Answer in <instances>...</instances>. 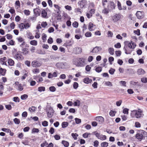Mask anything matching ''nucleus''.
<instances>
[{
  "mask_svg": "<svg viewBox=\"0 0 147 147\" xmlns=\"http://www.w3.org/2000/svg\"><path fill=\"white\" fill-rule=\"evenodd\" d=\"M143 110L140 109L138 110H135L131 111L130 114V116L131 118H136L138 119L142 117L144 115Z\"/></svg>",
  "mask_w": 147,
  "mask_h": 147,
  "instance_id": "f257e3e1",
  "label": "nucleus"
},
{
  "mask_svg": "<svg viewBox=\"0 0 147 147\" xmlns=\"http://www.w3.org/2000/svg\"><path fill=\"white\" fill-rule=\"evenodd\" d=\"M86 60V59L85 58H76L73 59L72 62L76 66L82 67L85 65Z\"/></svg>",
  "mask_w": 147,
  "mask_h": 147,
  "instance_id": "f03ea898",
  "label": "nucleus"
},
{
  "mask_svg": "<svg viewBox=\"0 0 147 147\" xmlns=\"http://www.w3.org/2000/svg\"><path fill=\"white\" fill-rule=\"evenodd\" d=\"M145 134V131L142 130H138L137 131L136 135V138L140 141L143 139L144 135Z\"/></svg>",
  "mask_w": 147,
  "mask_h": 147,
  "instance_id": "7ed1b4c3",
  "label": "nucleus"
},
{
  "mask_svg": "<svg viewBox=\"0 0 147 147\" xmlns=\"http://www.w3.org/2000/svg\"><path fill=\"white\" fill-rule=\"evenodd\" d=\"M13 57L18 61H22L24 59V57L21 54L20 51H18L13 54Z\"/></svg>",
  "mask_w": 147,
  "mask_h": 147,
  "instance_id": "20e7f679",
  "label": "nucleus"
},
{
  "mask_svg": "<svg viewBox=\"0 0 147 147\" xmlns=\"http://www.w3.org/2000/svg\"><path fill=\"white\" fill-rule=\"evenodd\" d=\"M56 67L59 69H65L68 67L67 63L66 62H58L56 64Z\"/></svg>",
  "mask_w": 147,
  "mask_h": 147,
  "instance_id": "39448f33",
  "label": "nucleus"
},
{
  "mask_svg": "<svg viewBox=\"0 0 147 147\" xmlns=\"http://www.w3.org/2000/svg\"><path fill=\"white\" fill-rule=\"evenodd\" d=\"M30 24L28 23H21L18 25V27L20 31H22L24 29H27L30 27Z\"/></svg>",
  "mask_w": 147,
  "mask_h": 147,
  "instance_id": "423d86ee",
  "label": "nucleus"
},
{
  "mask_svg": "<svg viewBox=\"0 0 147 147\" xmlns=\"http://www.w3.org/2000/svg\"><path fill=\"white\" fill-rule=\"evenodd\" d=\"M124 43L125 45H127L130 49H134L136 46V44L132 41H131L130 42L128 41H125Z\"/></svg>",
  "mask_w": 147,
  "mask_h": 147,
  "instance_id": "0eeeda50",
  "label": "nucleus"
},
{
  "mask_svg": "<svg viewBox=\"0 0 147 147\" xmlns=\"http://www.w3.org/2000/svg\"><path fill=\"white\" fill-rule=\"evenodd\" d=\"M121 17L120 14H115L112 16V20L113 22H116L120 20Z\"/></svg>",
  "mask_w": 147,
  "mask_h": 147,
  "instance_id": "6e6552de",
  "label": "nucleus"
},
{
  "mask_svg": "<svg viewBox=\"0 0 147 147\" xmlns=\"http://www.w3.org/2000/svg\"><path fill=\"white\" fill-rule=\"evenodd\" d=\"M87 4V2L85 0H81L78 2V4L81 8H85Z\"/></svg>",
  "mask_w": 147,
  "mask_h": 147,
  "instance_id": "1a4fd4ad",
  "label": "nucleus"
},
{
  "mask_svg": "<svg viewBox=\"0 0 147 147\" xmlns=\"http://www.w3.org/2000/svg\"><path fill=\"white\" fill-rule=\"evenodd\" d=\"M47 116L49 118H51L53 114L54 110L52 107H49V109L48 108L47 110Z\"/></svg>",
  "mask_w": 147,
  "mask_h": 147,
  "instance_id": "9d476101",
  "label": "nucleus"
},
{
  "mask_svg": "<svg viewBox=\"0 0 147 147\" xmlns=\"http://www.w3.org/2000/svg\"><path fill=\"white\" fill-rule=\"evenodd\" d=\"M15 88L18 90L21 91L23 90V86L21 84H19L18 82H16L15 83Z\"/></svg>",
  "mask_w": 147,
  "mask_h": 147,
  "instance_id": "9b49d317",
  "label": "nucleus"
},
{
  "mask_svg": "<svg viewBox=\"0 0 147 147\" xmlns=\"http://www.w3.org/2000/svg\"><path fill=\"white\" fill-rule=\"evenodd\" d=\"M97 138L102 140H104L106 139L107 137L105 135H103L98 133H96L95 134Z\"/></svg>",
  "mask_w": 147,
  "mask_h": 147,
  "instance_id": "f8f14e48",
  "label": "nucleus"
},
{
  "mask_svg": "<svg viewBox=\"0 0 147 147\" xmlns=\"http://www.w3.org/2000/svg\"><path fill=\"white\" fill-rule=\"evenodd\" d=\"M123 50L124 51L125 53L126 54H131L132 51L127 45H125L123 48Z\"/></svg>",
  "mask_w": 147,
  "mask_h": 147,
  "instance_id": "ddd939ff",
  "label": "nucleus"
},
{
  "mask_svg": "<svg viewBox=\"0 0 147 147\" xmlns=\"http://www.w3.org/2000/svg\"><path fill=\"white\" fill-rule=\"evenodd\" d=\"M41 63L37 61H32L31 65L33 67H39L41 65Z\"/></svg>",
  "mask_w": 147,
  "mask_h": 147,
  "instance_id": "4468645a",
  "label": "nucleus"
},
{
  "mask_svg": "<svg viewBox=\"0 0 147 147\" xmlns=\"http://www.w3.org/2000/svg\"><path fill=\"white\" fill-rule=\"evenodd\" d=\"M136 14L137 18L138 19H141L144 16V14L143 12L138 11L137 12Z\"/></svg>",
  "mask_w": 147,
  "mask_h": 147,
  "instance_id": "2eb2a0df",
  "label": "nucleus"
},
{
  "mask_svg": "<svg viewBox=\"0 0 147 147\" xmlns=\"http://www.w3.org/2000/svg\"><path fill=\"white\" fill-rule=\"evenodd\" d=\"M115 5L114 3L111 1L109 2L107 6V8L110 10H112L115 9Z\"/></svg>",
  "mask_w": 147,
  "mask_h": 147,
  "instance_id": "dca6fc26",
  "label": "nucleus"
},
{
  "mask_svg": "<svg viewBox=\"0 0 147 147\" xmlns=\"http://www.w3.org/2000/svg\"><path fill=\"white\" fill-rule=\"evenodd\" d=\"M102 48L100 47H96L94 48L92 50V52L93 53H97L102 50Z\"/></svg>",
  "mask_w": 147,
  "mask_h": 147,
  "instance_id": "f3484780",
  "label": "nucleus"
},
{
  "mask_svg": "<svg viewBox=\"0 0 147 147\" xmlns=\"http://www.w3.org/2000/svg\"><path fill=\"white\" fill-rule=\"evenodd\" d=\"M7 61V58L5 57H4L0 59V62L3 65H7L6 63Z\"/></svg>",
  "mask_w": 147,
  "mask_h": 147,
  "instance_id": "a211bd4d",
  "label": "nucleus"
},
{
  "mask_svg": "<svg viewBox=\"0 0 147 147\" xmlns=\"http://www.w3.org/2000/svg\"><path fill=\"white\" fill-rule=\"evenodd\" d=\"M95 120L98 121L100 123H102L104 122V118L101 116L96 117L95 118Z\"/></svg>",
  "mask_w": 147,
  "mask_h": 147,
  "instance_id": "6ab92c4d",
  "label": "nucleus"
},
{
  "mask_svg": "<svg viewBox=\"0 0 147 147\" xmlns=\"http://www.w3.org/2000/svg\"><path fill=\"white\" fill-rule=\"evenodd\" d=\"M95 26V25H94L92 22H90L88 26V29L90 31L94 30L95 29L94 28V26Z\"/></svg>",
  "mask_w": 147,
  "mask_h": 147,
  "instance_id": "aec40b11",
  "label": "nucleus"
},
{
  "mask_svg": "<svg viewBox=\"0 0 147 147\" xmlns=\"http://www.w3.org/2000/svg\"><path fill=\"white\" fill-rule=\"evenodd\" d=\"M17 39L18 40V42H22V43L20 45L21 47H22V46L25 44V42H24V39L20 37L17 38Z\"/></svg>",
  "mask_w": 147,
  "mask_h": 147,
  "instance_id": "412c9836",
  "label": "nucleus"
},
{
  "mask_svg": "<svg viewBox=\"0 0 147 147\" xmlns=\"http://www.w3.org/2000/svg\"><path fill=\"white\" fill-rule=\"evenodd\" d=\"M137 73L139 75H142L145 74V72L144 70L140 68L138 70Z\"/></svg>",
  "mask_w": 147,
  "mask_h": 147,
  "instance_id": "4be33fe9",
  "label": "nucleus"
},
{
  "mask_svg": "<svg viewBox=\"0 0 147 147\" xmlns=\"http://www.w3.org/2000/svg\"><path fill=\"white\" fill-rule=\"evenodd\" d=\"M33 11L34 13L36 16L40 15V9L37 8L35 9H34Z\"/></svg>",
  "mask_w": 147,
  "mask_h": 147,
  "instance_id": "5701e85b",
  "label": "nucleus"
},
{
  "mask_svg": "<svg viewBox=\"0 0 147 147\" xmlns=\"http://www.w3.org/2000/svg\"><path fill=\"white\" fill-rule=\"evenodd\" d=\"M8 63L9 65L13 66L14 65V61L12 59L9 58L8 60Z\"/></svg>",
  "mask_w": 147,
  "mask_h": 147,
  "instance_id": "b1692460",
  "label": "nucleus"
},
{
  "mask_svg": "<svg viewBox=\"0 0 147 147\" xmlns=\"http://www.w3.org/2000/svg\"><path fill=\"white\" fill-rule=\"evenodd\" d=\"M42 16L44 18H46L47 16V11L44 9H43L41 13Z\"/></svg>",
  "mask_w": 147,
  "mask_h": 147,
  "instance_id": "393cba45",
  "label": "nucleus"
},
{
  "mask_svg": "<svg viewBox=\"0 0 147 147\" xmlns=\"http://www.w3.org/2000/svg\"><path fill=\"white\" fill-rule=\"evenodd\" d=\"M92 82V80L88 78H86L84 79V82L86 84H88Z\"/></svg>",
  "mask_w": 147,
  "mask_h": 147,
  "instance_id": "a878e982",
  "label": "nucleus"
},
{
  "mask_svg": "<svg viewBox=\"0 0 147 147\" xmlns=\"http://www.w3.org/2000/svg\"><path fill=\"white\" fill-rule=\"evenodd\" d=\"M22 53L24 55H26L28 54L29 53L28 49L26 48L23 49H22Z\"/></svg>",
  "mask_w": 147,
  "mask_h": 147,
  "instance_id": "bb28decb",
  "label": "nucleus"
},
{
  "mask_svg": "<svg viewBox=\"0 0 147 147\" xmlns=\"http://www.w3.org/2000/svg\"><path fill=\"white\" fill-rule=\"evenodd\" d=\"M15 5L16 9H18L20 7V1L18 0L16 1L15 3Z\"/></svg>",
  "mask_w": 147,
  "mask_h": 147,
  "instance_id": "cd10ccee",
  "label": "nucleus"
},
{
  "mask_svg": "<svg viewBox=\"0 0 147 147\" xmlns=\"http://www.w3.org/2000/svg\"><path fill=\"white\" fill-rule=\"evenodd\" d=\"M109 10L108 8H107L105 7H104V9L102 10V13L107 15L109 13Z\"/></svg>",
  "mask_w": 147,
  "mask_h": 147,
  "instance_id": "c85d7f7f",
  "label": "nucleus"
},
{
  "mask_svg": "<svg viewBox=\"0 0 147 147\" xmlns=\"http://www.w3.org/2000/svg\"><path fill=\"white\" fill-rule=\"evenodd\" d=\"M61 143L65 147H68L69 146V143L67 141L63 140L62 141Z\"/></svg>",
  "mask_w": 147,
  "mask_h": 147,
  "instance_id": "c756f323",
  "label": "nucleus"
},
{
  "mask_svg": "<svg viewBox=\"0 0 147 147\" xmlns=\"http://www.w3.org/2000/svg\"><path fill=\"white\" fill-rule=\"evenodd\" d=\"M36 109V107L34 106H32L29 108L28 110L30 112L32 113L34 112Z\"/></svg>",
  "mask_w": 147,
  "mask_h": 147,
  "instance_id": "7c9ffc66",
  "label": "nucleus"
},
{
  "mask_svg": "<svg viewBox=\"0 0 147 147\" xmlns=\"http://www.w3.org/2000/svg\"><path fill=\"white\" fill-rule=\"evenodd\" d=\"M68 125V123L67 122H63L61 124L62 127L63 128H65L67 127Z\"/></svg>",
  "mask_w": 147,
  "mask_h": 147,
  "instance_id": "2f4dec72",
  "label": "nucleus"
},
{
  "mask_svg": "<svg viewBox=\"0 0 147 147\" xmlns=\"http://www.w3.org/2000/svg\"><path fill=\"white\" fill-rule=\"evenodd\" d=\"M6 70L5 69H3L2 68H0V74L3 76H4L5 74Z\"/></svg>",
  "mask_w": 147,
  "mask_h": 147,
  "instance_id": "473e14b6",
  "label": "nucleus"
},
{
  "mask_svg": "<svg viewBox=\"0 0 147 147\" xmlns=\"http://www.w3.org/2000/svg\"><path fill=\"white\" fill-rule=\"evenodd\" d=\"M80 103V101L79 100H76L75 102H74V106H79Z\"/></svg>",
  "mask_w": 147,
  "mask_h": 147,
  "instance_id": "72a5a7b5",
  "label": "nucleus"
},
{
  "mask_svg": "<svg viewBox=\"0 0 147 147\" xmlns=\"http://www.w3.org/2000/svg\"><path fill=\"white\" fill-rule=\"evenodd\" d=\"M109 54L111 55H113L114 54V49L113 48L110 47L108 49Z\"/></svg>",
  "mask_w": 147,
  "mask_h": 147,
  "instance_id": "f704fd0d",
  "label": "nucleus"
},
{
  "mask_svg": "<svg viewBox=\"0 0 147 147\" xmlns=\"http://www.w3.org/2000/svg\"><path fill=\"white\" fill-rule=\"evenodd\" d=\"M109 145V143L107 142H104L101 143V147H107Z\"/></svg>",
  "mask_w": 147,
  "mask_h": 147,
  "instance_id": "c9c22d12",
  "label": "nucleus"
},
{
  "mask_svg": "<svg viewBox=\"0 0 147 147\" xmlns=\"http://www.w3.org/2000/svg\"><path fill=\"white\" fill-rule=\"evenodd\" d=\"M117 5L118 9L121 10L122 9L121 3L119 1H117Z\"/></svg>",
  "mask_w": 147,
  "mask_h": 147,
  "instance_id": "e433bc0d",
  "label": "nucleus"
},
{
  "mask_svg": "<svg viewBox=\"0 0 147 147\" xmlns=\"http://www.w3.org/2000/svg\"><path fill=\"white\" fill-rule=\"evenodd\" d=\"M32 72L34 74H37L40 72V70L38 68H34L32 70Z\"/></svg>",
  "mask_w": 147,
  "mask_h": 147,
  "instance_id": "4c0bfd02",
  "label": "nucleus"
},
{
  "mask_svg": "<svg viewBox=\"0 0 147 147\" xmlns=\"http://www.w3.org/2000/svg\"><path fill=\"white\" fill-rule=\"evenodd\" d=\"M39 130L38 129L36 128H33L32 130L31 133L32 134H34L35 133H38L39 132Z\"/></svg>",
  "mask_w": 147,
  "mask_h": 147,
  "instance_id": "58836bf2",
  "label": "nucleus"
},
{
  "mask_svg": "<svg viewBox=\"0 0 147 147\" xmlns=\"http://www.w3.org/2000/svg\"><path fill=\"white\" fill-rule=\"evenodd\" d=\"M47 35L45 33H43L42 34V39L43 41L45 42L47 40Z\"/></svg>",
  "mask_w": 147,
  "mask_h": 147,
  "instance_id": "ea45409f",
  "label": "nucleus"
},
{
  "mask_svg": "<svg viewBox=\"0 0 147 147\" xmlns=\"http://www.w3.org/2000/svg\"><path fill=\"white\" fill-rule=\"evenodd\" d=\"M72 45V44L71 41L68 40L65 43L64 45L66 47L71 46Z\"/></svg>",
  "mask_w": 147,
  "mask_h": 147,
  "instance_id": "a19ab883",
  "label": "nucleus"
},
{
  "mask_svg": "<svg viewBox=\"0 0 147 147\" xmlns=\"http://www.w3.org/2000/svg\"><path fill=\"white\" fill-rule=\"evenodd\" d=\"M30 44L32 45L36 46L37 45V42L36 40H32L30 41Z\"/></svg>",
  "mask_w": 147,
  "mask_h": 147,
  "instance_id": "79ce46f5",
  "label": "nucleus"
},
{
  "mask_svg": "<svg viewBox=\"0 0 147 147\" xmlns=\"http://www.w3.org/2000/svg\"><path fill=\"white\" fill-rule=\"evenodd\" d=\"M95 70L96 72L100 73L102 71V68L101 67L98 66L96 67Z\"/></svg>",
  "mask_w": 147,
  "mask_h": 147,
  "instance_id": "37998d69",
  "label": "nucleus"
},
{
  "mask_svg": "<svg viewBox=\"0 0 147 147\" xmlns=\"http://www.w3.org/2000/svg\"><path fill=\"white\" fill-rule=\"evenodd\" d=\"M28 95L26 94H24L21 96V98L22 100H24L27 98L28 97Z\"/></svg>",
  "mask_w": 147,
  "mask_h": 147,
  "instance_id": "c03bdc74",
  "label": "nucleus"
},
{
  "mask_svg": "<svg viewBox=\"0 0 147 147\" xmlns=\"http://www.w3.org/2000/svg\"><path fill=\"white\" fill-rule=\"evenodd\" d=\"M13 121L15 124H19L20 123V121L19 119L17 118H15L13 119Z\"/></svg>",
  "mask_w": 147,
  "mask_h": 147,
  "instance_id": "a18cd8bd",
  "label": "nucleus"
},
{
  "mask_svg": "<svg viewBox=\"0 0 147 147\" xmlns=\"http://www.w3.org/2000/svg\"><path fill=\"white\" fill-rule=\"evenodd\" d=\"M1 130L3 131L8 133L11 132V130L8 128H3L1 129Z\"/></svg>",
  "mask_w": 147,
  "mask_h": 147,
  "instance_id": "49530a36",
  "label": "nucleus"
},
{
  "mask_svg": "<svg viewBox=\"0 0 147 147\" xmlns=\"http://www.w3.org/2000/svg\"><path fill=\"white\" fill-rule=\"evenodd\" d=\"M50 91L52 92H54L56 91V88L54 86H51L49 88Z\"/></svg>",
  "mask_w": 147,
  "mask_h": 147,
  "instance_id": "de8ad7c7",
  "label": "nucleus"
},
{
  "mask_svg": "<svg viewBox=\"0 0 147 147\" xmlns=\"http://www.w3.org/2000/svg\"><path fill=\"white\" fill-rule=\"evenodd\" d=\"M38 90L40 92L44 91L45 90V88L44 87H40L38 88Z\"/></svg>",
  "mask_w": 147,
  "mask_h": 147,
  "instance_id": "09e8293b",
  "label": "nucleus"
},
{
  "mask_svg": "<svg viewBox=\"0 0 147 147\" xmlns=\"http://www.w3.org/2000/svg\"><path fill=\"white\" fill-rule=\"evenodd\" d=\"M71 136L75 140L77 139V137L78 136V135L76 133H72Z\"/></svg>",
  "mask_w": 147,
  "mask_h": 147,
  "instance_id": "8fccbe9b",
  "label": "nucleus"
},
{
  "mask_svg": "<svg viewBox=\"0 0 147 147\" xmlns=\"http://www.w3.org/2000/svg\"><path fill=\"white\" fill-rule=\"evenodd\" d=\"M72 25L74 27L77 28L78 27V23L77 22L75 21L72 24Z\"/></svg>",
  "mask_w": 147,
  "mask_h": 147,
  "instance_id": "3c124183",
  "label": "nucleus"
},
{
  "mask_svg": "<svg viewBox=\"0 0 147 147\" xmlns=\"http://www.w3.org/2000/svg\"><path fill=\"white\" fill-rule=\"evenodd\" d=\"M129 110V109L127 108H125L123 109V112L124 114L127 115L128 114Z\"/></svg>",
  "mask_w": 147,
  "mask_h": 147,
  "instance_id": "603ef678",
  "label": "nucleus"
},
{
  "mask_svg": "<svg viewBox=\"0 0 147 147\" xmlns=\"http://www.w3.org/2000/svg\"><path fill=\"white\" fill-rule=\"evenodd\" d=\"M54 6L56 9H58L57 12L59 13V12L60 11V9L61 8V7H59L58 5L56 4H54Z\"/></svg>",
  "mask_w": 147,
  "mask_h": 147,
  "instance_id": "864d4df0",
  "label": "nucleus"
},
{
  "mask_svg": "<svg viewBox=\"0 0 147 147\" xmlns=\"http://www.w3.org/2000/svg\"><path fill=\"white\" fill-rule=\"evenodd\" d=\"M39 31L37 30L36 31V35L35 36V37L36 38H39L40 37V34L39 33Z\"/></svg>",
  "mask_w": 147,
  "mask_h": 147,
  "instance_id": "5fc2aeb1",
  "label": "nucleus"
},
{
  "mask_svg": "<svg viewBox=\"0 0 147 147\" xmlns=\"http://www.w3.org/2000/svg\"><path fill=\"white\" fill-rule=\"evenodd\" d=\"M141 81L143 83H146L147 82V78L146 77H143L141 78Z\"/></svg>",
  "mask_w": 147,
  "mask_h": 147,
  "instance_id": "6e6d98bb",
  "label": "nucleus"
},
{
  "mask_svg": "<svg viewBox=\"0 0 147 147\" xmlns=\"http://www.w3.org/2000/svg\"><path fill=\"white\" fill-rule=\"evenodd\" d=\"M137 83L138 82H136L134 81H132L130 82V84L131 86H133L136 85Z\"/></svg>",
  "mask_w": 147,
  "mask_h": 147,
  "instance_id": "4d7b16f0",
  "label": "nucleus"
},
{
  "mask_svg": "<svg viewBox=\"0 0 147 147\" xmlns=\"http://www.w3.org/2000/svg\"><path fill=\"white\" fill-rule=\"evenodd\" d=\"M24 14L26 16L29 15L30 13V11L28 10H24Z\"/></svg>",
  "mask_w": 147,
  "mask_h": 147,
  "instance_id": "13d9d810",
  "label": "nucleus"
},
{
  "mask_svg": "<svg viewBox=\"0 0 147 147\" xmlns=\"http://www.w3.org/2000/svg\"><path fill=\"white\" fill-rule=\"evenodd\" d=\"M135 127L136 128H140L141 127V124L138 122H136L135 123Z\"/></svg>",
  "mask_w": 147,
  "mask_h": 147,
  "instance_id": "bf43d9fd",
  "label": "nucleus"
},
{
  "mask_svg": "<svg viewBox=\"0 0 147 147\" xmlns=\"http://www.w3.org/2000/svg\"><path fill=\"white\" fill-rule=\"evenodd\" d=\"M116 113V112L115 111H111L109 112V115L113 117L115 115Z\"/></svg>",
  "mask_w": 147,
  "mask_h": 147,
  "instance_id": "052dcab7",
  "label": "nucleus"
},
{
  "mask_svg": "<svg viewBox=\"0 0 147 147\" xmlns=\"http://www.w3.org/2000/svg\"><path fill=\"white\" fill-rule=\"evenodd\" d=\"M85 35L86 37H90L92 36V34L90 32H86Z\"/></svg>",
  "mask_w": 147,
  "mask_h": 147,
  "instance_id": "680f3d73",
  "label": "nucleus"
},
{
  "mask_svg": "<svg viewBox=\"0 0 147 147\" xmlns=\"http://www.w3.org/2000/svg\"><path fill=\"white\" fill-rule=\"evenodd\" d=\"M74 12L76 13H82L81 9L79 8H76L74 9Z\"/></svg>",
  "mask_w": 147,
  "mask_h": 147,
  "instance_id": "e2e57ef3",
  "label": "nucleus"
},
{
  "mask_svg": "<svg viewBox=\"0 0 147 147\" xmlns=\"http://www.w3.org/2000/svg\"><path fill=\"white\" fill-rule=\"evenodd\" d=\"M15 24L13 22H12L11 23L10 25V26H9L10 28L12 30L15 27Z\"/></svg>",
  "mask_w": 147,
  "mask_h": 147,
  "instance_id": "0e129e2a",
  "label": "nucleus"
},
{
  "mask_svg": "<svg viewBox=\"0 0 147 147\" xmlns=\"http://www.w3.org/2000/svg\"><path fill=\"white\" fill-rule=\"evenodd\" d=\"M13 101L16 102H19L20 99L18 97H15L13 98Z\"/></svg>",
  "mask_w": 147,
  "mask_h": 147,
  "instance_id": "69168bd1",
  "label": "nucleus"
},
{
  "mask_svg": "<svg viewBox=\"0 0 147 147\" xmlns=\"http://www.w3.org/2000/svg\"><path fill=\"white\" fill-rule=\"evenodd\" d=\"M115 71V69L111 68L109 71V72L110 74L113 75Z\"/></svg>",
  "mask_w": 147,
  "mask_h": 147,
  "instance_id": "338daca9",
  "label": "nucleus"
},
{
  "mask_svg": "<svg viewBox=\"0 0 147 147\" xmlns=\"http://www.w3.org/2000/svg\"><path fill=\"white\" fill-rule=\"evenodd\" d=\"M48 144L47 143V142L45 141L40 144V146L41 147H44Z\"/></svg>",
  "mask_w": 147,
  "mask_h": 147,
  "instance_id": "774afa93",
  "label": "nucleus"
}]
</instances>
